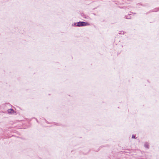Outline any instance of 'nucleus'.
Wrapping results in <instances>:
<instances>
[{
  "label": "nucleus",
  "instance_id": "obj_1",
  "mask_svg": "<svg viewBox=\"0 0 159 159\" xmlns=\"http://www.w3.org/2000/svg\"><path fill=\"white\" fill-rule=\"evenodd\" d=\"M89 25L88 23L84 21H80L78 22L77 24V26L78 27L83 26Z\"/></svg>",
  "mask_w": 159,
  "mask_h": 159
},
{
  "label": "nucleus",
  "instance_id": "obj_2",
  "mask_svg": "<svg viewBox=\"0 0 159 159\" xmlns=\"http://www.w3.org/2000/svg\"><path fill=\"white\" fill-rule=\"evenodd\" d=\"M8 112L9 113H12L14 112V111L12 109H9L8 110Z\"/></svg>",
  "mask_w": 159,
  "mask_h": 159
},
{
  "label": "nucleus",
  "instance_id": "obj_3",
  "mask_svg": "<svg viewBox=\"0 0 159 159\" xmlns=\"http://www.w3.org/2000/svg\"><path fill=\"white\" fill-rule=\"evenodd\" d=\"M125 18L127 19H129L130 18V16L129 15L128 16H125Z\"/></svg>",
  "mask_w": 159,
  "mask_h": 159
},
{
  "label": "nucleus",
  "instance_id": "obj_4",
  "mask_svg": "<svg viewBox=\"0 0 159 159\" xmlns=\"http://www.w3.org/2000/svg\"><path fill=\"white\" fill-rule=\"evenodd\" d=\"M77 23H74L72 25L73 26H77Z\"/></svg>",
  "mask_w": 159,
  "mask_h": 159
},
{
  "label": "nucleus",
  "instance_id": "obj_5",
  "mask_svg": "<svg viewBox=\"0 0 159 159\" xmlns=\"http://www.w3.org/2000/svg\"><path fill=\"white\" fill-rule=\"evenodd\" d=\"M124 32L122 31H120L119 32V34H123Z\"/></svg>",
  "mask_w": 159,
  "mask_h": 159
},
{
  "label": "nucleus",
  "instance_id": "obj_6",
  "mask_svg": "<svg viewBox=\"0 0 159 159\" xmlns=\"http://www.w3.org/2000/svg\"><path fill=\"white\" fill-rule=\"evenodd\" d=\"M132 138H134V136H132Z\"/></svg>",
  "mask_w": 159,
  "mask_h": 159
}]
</instances>
